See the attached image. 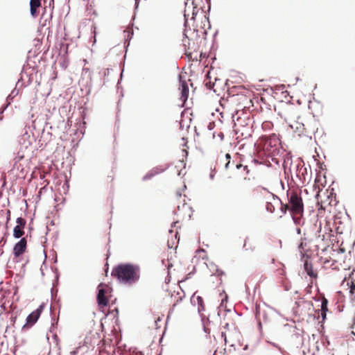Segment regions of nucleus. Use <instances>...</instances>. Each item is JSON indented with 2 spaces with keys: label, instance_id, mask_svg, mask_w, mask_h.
Listing matches in <instances>:
<instances>
[{
  "label": "nucleus",
  "instance_id": "nucleus-1",
  "mask_svg": "<svg viewBox=\"0 0 355 355\" xmlns=\"http://www.w3.org/2000/svg\"><path fill=\"white\" fill-rule=\"evenodd\" d=\"M185 25L191 24L193 29L198 31L200 29L205 30L207 26H209V18L205 12L198 6L195 0H187L184 11Z\"/></svg>",
  "mask_w": 355,
  "mask_h": 355
},
{
  "label": "nucleus",
  "instance_id": "nucleus-2",
  "mask_svg": "<svg viewBox=\"0 0 355 355\" xmlns=\"http://www.w3.org/2000/svg\"><path fill=\"white\" fill-rule=\"evenodd\" d=\"M287 202L282 203L280 212L282 217L289 211L294 222L300 224L301 216L304 213V202L301 196V191L297 189H289L286 192Z\"/></svg>",
  "mask_w": 355,
  "mask_h": 355
},
{
  "label": "nucleus",
  "instance_id": "nucleus-3",
  "mask_svg": "<svg viewBox=\"0 0 355 355\" xmlns=\"http://www.w3.org/2000/svg\"><path fill=\"white\" fill-rule=\"evenodd\" d=\"M112 276L121 284L132 286L139 280L140 268L132 263L119 264L112 270Z\"/></svg>",
  "mask_w": 355,
  "mask_h": 355
},
{
  "label": "nucleus",
  "instance_id": "nucleus-4",
  "mask_svg": "<svg viewBox=\"0 0 355 355\" xmlns=\"http://www.w3.org/2000/svg\"><path fill=\"white\" fill-rule=\"evenodd\" d=\"M279 140L275 135L268 137H262L260 144L257 146L259 157L266 156L272 157L276 156L279 152Z\"/></svg>",
  "mask_w": 355,
  "mask_h": 355
},
{
  "label": "nucleus",
  "instance_id": "nucleus-5",
  "mask_svg": "<svg viewBox=\"0 0 355 355\" xmlns=\"http://www.w3.org/2000/svg\"><path fill=\"white\" fill-rule=\"evenodd\" d=\"M182 42L185 55L190 59H197V55L199 52L198 44L187 36L182 40Z\"/></svg>",
  "mask_w": 355,
  "mask_h": 355
},
{
  "label": "nucleus",
  "instance_id": "nucleus-6",
  "mask_svg": "<svg viewBox=\"0 0 355 355\" xmlns=\"http://www.w3.org/2000/svg\"><path fill=\"white\" fill-rule=\"evenodd\" d=\"M254 191H257V193H259L261 191H264L269 195V196L271 197V199L267 201L266 205V209L270 213H273L275 211L276 205H280L282 206V203H283V202L279 198L271 193L268 190L264 188H261L260 187H259L254 189Z\"/></svg>",
  "mask_w": 355,
  "mask_h": 355
},
{
  "label": "nucleus",
  "instance_id": "nucleus-7",
  "mask_svg": "<svg viewBox=\"0 0 355 355\" xmlns=\"http://www.w3.org/2000/svg\"><path fill=\"white\" fill-rule=\"evenodd\" d=\"M35 141V137L33 133H30L26 130L20 137V138L19 139V143L21 147L22 148H25V149H27Z\"/></svg>",
  "mask_w": 355,
  "mask_h": 355
},
{
  "label": "nucleus",
  "instance_id": "nucleus-8",
  "mask_svg": "<svg viewBox=\"0 0 355 355\" xmlns=\"http://www.w3.org/2000/svg\"><path fill=\"white\" fill-rule=\"evenodd\" d=\"M17 225L14 227L13 230V236L15 239H19L23 236L24 234V229L26 226V221L24 218L21 217H18L16 220Z\"/></svg>",
  "mask_w": 355,
  "mask_h": 355
},
{
  "label": "nucleus",
  "instance_id": "nucleus-9",
  "mask_svg": "<svg viewBox=\"0 0 355 355\" xmlns=\"http://www.w3.org/2000/svg\"><path fill=\"white\" fill-rule=\"evenodd\" d=\"M289 125L291 128L299 135L304 133L305 125L300 116L297 117L296 120L291 121Z\"/></svg>",
  "mask_w": 355,
  "mask_h": 355
},
{
  "label": "nucleus",
  "instance_id": "nucleus-10",
  "mask_svg": "<svg viewBox=\"0 0 355 355\" xmlns=\"http://www.w3.org/2000/svg\"><path fill=\"white\" fill-rule=\"evenodd\" d=\"M26 239L25 238H21L19 241H18L13 248V253L15 257H19L21 255L26 248Z\"/></svg>",
  "mask_w": 355,
  "mask_h": 355
},
{
  "label": "nucleus",
  "instance_id": "nucleus-11",
  "mask_svg": "<svg viewBox=\"0 0 355 355\" xmlns=\"http://www.w3.org/2000/svg\"><path fill=\"white\" fill-rule=\"evenodd\" d=\"M179 89L181 92L180 100L182 103H184L188 98L189 89L187 82L185 80H182L181 78H180Z\"/></svg>",
  "mask_w": 355,
  "mask_h": 355
},
{
  "label": "nucleus",
  "instance_id": "nucleus-12",
  "mask_svg": "<svg viewBox=\"0 0 355 355\" xmlns=\"http://www.w3.org/2000/svg\"><path fill=\"white\" fill-rule=\"evenodd\" d=\"M231 156L229 153H226L225 155L220 157L217 162L220 166H223L225 169L230 168Z\"/></svg>",
  "mask_w": 355,
  "mask_h": 355
},
{
  "label": "nucleus",
  "instance_id": "nucleus-13",
  "mask_svg": "<svg viewBox=\"0 0 355 355\" xmlns=\"http://www.w3.org/2000/svg\"><path fill=\"white\" fill-rule=\"evenodd\" d=\"M191 301L192 303H193L194 304H198V312H201L202 311L205 310V304H204V300L202 299V297L198 295V296H196V294H194L191 299Z\"/></svg>",
  "mask_w": 355,
  "mask_h": 355
},
{
  "label": "nucleus",
  "instance_id": "nucleus-14",
  "mask_svg": "<svg viewBox=\"0 0 355 355\" xmlns=\"http://www.w3.org/2000/svg\"><path fill=\"white\" fill-rule=\"evenodd\" d=\"M101 286V284H100L98 286V288H100V286ZM97 301H98V304L99 306H105L107 305V300L105 296V291L104 289L103 288H99L98 289V295H97Z\"/></svg>",
  "mask_w": 355,
  "mask_h": 355
},
{
  "label": "nucleus",
  "instance_id": "nucleus-15",
  "mask_svg": "<svg viewBox=\"0 0 355 355\" xmlns=\"http://www.w3.org/2000/svg\"><path fill=\"white\" fill-rule=\"evenodd\" d=\"M41 6L40 0H31L30 1V11L31 15L33 17H36L38 15L37 9Z\"/></svg>",
  "mask_w": 355,
  "mask_h": 355
},
{
  "label": "nucleus",
  "instance_id": "nucleus-16",
  "mask_svg": "<svg viewBox=\"0 0 355 355\" xmlns=\"http://www.w3.org/2000/svg\"><path fill=\"white\" fill-rule=\"evenodd\" d=\"M304 268L309 276H310L312 278H317L318 273L313 270V266L311 263L306 261L304 265Z\"/></svg>",
  "mask_w": 355,
  "mask_h": 355
},
{
  "label": "nucleus",
  "instance_id": "nucleus-17",
  "mask_svg": "<svg viewBox=\"0 0 355 355\" xmlns=\"http://www.w3.org/2000/svg\"><path fill=\"white\" fill-rule=\"evenodd\" d=\"M40 315L37 311H33L26 318V323L31 326L34 324L38 320Z\"/></svg>",
  "mask_w": 355,
  "mask_h": 355
},
{
  "label": "nucleus",
  "instance_id": "nucleus-18",
  "mask_svg": "<svg viewBox=\"0 0 355 355\" xmlns=\"http://www.w3.org/2000/svg\"><path fill=\"white\" fill-rule=\"evenodd\" d=\"M306 171V169L303 168V166H301L300 164H298L295 166V173L296 176L300 179L302 180V176H304V172H302V171Z\"/></svg>",
  "mask_w": 355,
  "mask_h": 355
},
{
  "label": "nucleus",
  "instance_id": "nucleus-19",
  "mask_svg": "<svg viewBox=\"0 0 355 355\" xmlns=\"http://www.w3.org/2000/svg\"><path fill=\"white\" fill-rule=\"evenodd\" d=\"M243 248L246 251L254 250L255 248V246L253 245V243L251 242V241L250 239H246L245 240V242L243 244Z\"/></svg>",
  "mask_w": 355,
  "mask_h": 355
},
{
  "label": "nucleus",
  "instance_id": "nucleus-20",
  "mask_svg": "<svg viewBox=\"0 0 355 355\" xmlns=\"http://www.w3.org/2000/svg\"><path fill=\"white\" fill-rule=\"evenodd\" d=\"M327 305H328V300L324 297H323L322 298V301H321V309H320V311H322V312H327L328 311Z\"/></svg>",
  "mask_w": 355,
  "mask_h": 355
},
{
  "label": "nucleus",
  "instance_id": "nucleus-21",
  "mask_svg": "<svg viewBox=\"0 0 355 355\" xmlns=\"http://www.w3.org/2000/svg\"><path fill=\"white\" fill-rule=\"evenodd\" d=\"M223 327L227 330H230V329L235 327V323L233 320H231V322L227 321L225 322Z\"/></svg>",
  "mask_w": 355,
  "mask_h": 355
},
{
  "label": "nucleus",
  "instance_id": "nucleus-22",
  "mask_svg": "<svg viewBox=\"0 0 355 355\" xmlns=\"http://www.w3.org/2000/svg\"><path fill=\"white\" fill-rule=\"evenodd\" d=\"M272 126V123L270 121H265L262 123V128L263 129H271Z\"/></svg>",
  "mask_w": 355,
  "mask_h": 355
},
{
  "label": "nucleus",
  "instance_id": "nucleus-23",
  "mask_svg": "<svg viewBox=\"0 0 355 355\" xmlns=\"http://www.w3.org/2000/svg\"><path fill=\"white\" fill-rule=\"evenodd\" d=\"M349 292L352 296V299L355 300V286L353 282H352V286H350Z\"/></svg>",
  "mask_w": 355,
  "mask_h": 355
},
{
  "label": "nucleus",
  "instance_id": "nucleus-24",
  "mask_svg": "<svg viewBox=\"0 0 355 355\" xmlns=\"http://www.w3.org/2000/svg\"><path fill=\"white\" fill-rule=\"evenodd\" d=\"M327 312H322L320 313V315H319V318H322L321 322H324V320L326 319Z\"/></svg>",
  "mask_w": 355,
  "mask_h": 355
},
{
  "label": "nucleus",
  "instance_id": "nucleus-25",
  "mask_svg": "<svg viewBox=\"0 0 355 355\" xmlns=\"http://www.w3.org/2000/svg\"><path fill=\"white\" fill-rule=\"evenodd\" d=\"M236 168H243V170H245V171H246L247 173H249V171H248V166H243V165H241V164H236Z\"/></svg>",
  "mask_w": 355,
  "mask_h": 355
},
{
  "label": "nucleus",
  "instance_id": "nucleus-26",
  "mask_svg": "<svg viewBox=\"0 0 355 355\" xmlns=\"http://www.w3.org/2000/svg\"><path fill=\"white\" fill-rule=\"evenodd\" d=\"M42 309H43V305L42 304L34 311H37L39 313V315H40L41 313L42 312Z\"/></svg>",
  "mask_w": 355,
  "mask_h": 355
},
{
  "label": "nucleus",
  "instance_id": "nucleus-27",
  "mask_svg": "<svg viewBox=\"0 0 355 355\" xmlns=\"http://www.w3.org/2000/svg\"><path fill=\"white\" fill-rule=\"evenodd\" d=\"M221 336H222L223 338H224V341H225V343L226 344V343H227V336H226V333H225V332H224V331H222V333H221Z\"/></svg>",
  "mask_w": 355,
  "mask_h": 355
},
{
  "label": "nucleus",
  "instance_id": "nucleus-28",
  "mask_svg": "<svg viewBox=\"0 0 355 355\" xmlns=\"http://www.w3.org/2000/svg\"><path fill=\"white\" fill-rule=\"evenodd\" d=\"M8 105H6L2 110H0V119H2V117H1V115L3 114V112H4V110H6V108L7 107Z\"/></svg>",
  "mask_w": 355,
  "mask_h": 355
},
{
  "label": "nucleus",
  "instance_id": "nucleus-29",
  "mask_svg": "<svg viewBox=\"0 0 355 355\" xmlns=\"http://www.w3.org/2000/svg\"><path fill=\"white\" fill-rule=\"evenodd\" d=\"M182 141H184V146L187 147V140L184 137H182Z\"/></svg>",
  "mask_w": 355,
  "mask_h": 355
},
{
  "label": "nucleus",
  "instance_id": "nucleus-30",
  "mask_svg": "<svg viewBox=\"0 0 355 355\" xmlns=\"http://www.w3.org/2000/svg\"><path fill=\"white\" fill-rule=\"evenodd\" d=\"M105 267H106V268H105V274H106V275H107V272H108V269H109V265H108L107 261V262H106V263H105Z\"/></svg>",
  "mask_w": 355,
  "mask_h": 355
},
{
  "label": "nucleus",
  "instance_id": "nucleus-31",
  "mask_svg": "<svg viewBox=\"0 0 355 355\" xmlns=\"http://www.w3.org/2000/svg\"><path fill=\"white\" fill-rule=\"evenodd\" d=\"M179 224V221H175L173 223L172 227H178V225Z\"/></svg>",
  "mask_w": 355,
  "mask_h": 355
},
{
  "label": "nucleus",
  "instance_id": "nucleus-32",
  "mask_svg": "<svg viewBox=\"0 0 355 355\" xmlns=\"http://www.w3.org/2000/svg\"><path fill=\"white\" fill-rule=\"evenodd\" d=\"M178 306V303H175V304H173L172 309H171V311L173 312L174 311L175 307Z\"/></svg>",
  "mask_w": 355,
  "mask_h": 355
},
{
  "label": "nucleus",
  "instance_id": "nucleus-33",
  "mask_svg": "<svg viewBox=\"0 0 355 355\" xmlns=\"http://www.w3.org/2000/svg\"><path fill=\"white\" fill-rule=\"evenodd\" d=\"M180 211L181 210H180V206H178V211H177L178 216H180L181 214Z\"/></svg>",
  "mask_w": 355,
  "mask_h": 355
},
{
  "label": "nucleus",
  "instance_id": "nucleus-34",
  "mask_svg": "<svg viewBox=\"0 0 355 355\" xmlns=\"http://www.w3.org/2000/svg\"><path fill=\"white\" fill-rule=\"evenodd\" d=\"M104 75L105 76H108L109 75V69H107L106 70H105L104 71Z\"/></svg>",
  "mask_w": 355,
  "mask_h": 355
},
{
  "label": "nucleus",
  "instance_id": "nucleus-35",
  "mask_svg": "<svg viewBox=\"0 0 355 355\" xmlns=\"http://www.w3.org/2000/svg\"><path fill=\"white\" fill-rule=\"evenodd\" d=\"M182 209H189V206H187L186 204H184L182 205Z\"/></svg>",
  "mask_w": 355,
  "mask_h": 355
},
{
  "label": "nucleus",
  "instance_id": "nucleus-36",
  "mask_svg": "<svg viewBox=\"0 0 355 355\" xmlns=\"http://www.w3.org/2000/svg\"><path fill=\"white\" fill-rule=\"evenodd\" d=\"M182 152H184V153H185V156L187 157V155H188V152H187V150L186 149H183V150H182Z\"/></svg>",
  "mask_w": 355,
  "mask_h": 355
},
{
  "label": "nucleus",
  "instance_id": "nucleus-37",
  "mask_svg": "<svg viewBox=\"0 0 355 355\" xmlns=\"http://www.w3.org/2000/svg\"><path fill=\"white\" fill-rule=\"evenodd\" d=\"M299 248L300 249H301V248L303 249V243L302 242H301V243L300 244Z\"/></svg>",
  "mask_w": 355,
  "mask_h": 355
},
{
  "label": "nucleus",
  "instance_id": "nucleus-38",
  "mask_svg": "<svg viewBox=\"0 0 355 355\" xmlns=\"http://www.w3.org/2000/svg\"><path fill=\"white\" fill-rule=\"evenodd\" d=\"M297 234H301V230H300V228H297Z\"/></svg>",
  "mask_w": 355,
  "mask_h": 355
},
{
  "label": "nucleus",
  "instance_id": "nucleus-39",
  "mask_svg": "<svg viewBox=\"0 0 355 355\" xmlns=\"http://www.w3.org/2000/svg\"><path fill=\"white\" fill-rule=\"evenodd\" d=\"M219 137H220L221 139H223V134L222 132H220Z\"/></svg>",
  "mask_w": 355,
  "mask_h": 355
},
{
  "label": "nucleus",
  "instance_id": "nucleus-40",
  "mask_svg": "<svg viewBox=\"0 0 355 355\" xmlns=\"http://www.w3.org/2000/svg\"><path fill=\"white\" fill-rule=\"evenodd\" d=\"M257 315L258 316H259V315H260V311H258V310L257 311Z\"/></svg>",
  "mask_w": 355,
  "mask_h": 355
},
{
  "label": "nucleus",
  "instance_id": "nucleus-41",
  "mask_svg": "<svg viewBox=\"0 0 355 355\" xmlns=\"http://www.w3.org/2000/svg\"><path fill=\"white\" fill-rule=\"evenodd\" d=\"M169 233H170V234H173V230H169Z\"/></svg>",
  "mask_w": 355,
  "mask_h": 355
},
{
  "label": "nucleus",
  "instance_id": "nucleus-42",
  "mask_svg": "<svg viewBox=\"0 0 355 355\" xmlns=\"http://www.w3.org/2000/svg\"><path fill=\"white\" fill-rule=\"evenodd\" d=\"M178 234V232L176 231V232H175V237H177Z\"/></svg>",
  "mask_w": 355,
  "mask_h": 355
},
{
  "label": "nucleus",
  "instance_id": "nucleus-43",
  "mask_svg": "<svg viewBox=\"0 0 355 355\" xmlns=\"http://www.w3.org/2000/svg\"><path fill=\"white\" fill-rule=\"evenodd\" d=\"M352 328L355 329V322L352 324Z\"/></svg>",
  "mask_w": 355,
  "mask_h": 355
},
{
  "label": "nucleus",
  "instance_id": "nucleus-44",
  "mask_svg": "<svg viewBox=\"0 0 355 355\" xmlns=\"http://www.w3.org/2000/svg\"><path fill=\"white\" fill-rule=\"evenodd\" d=\"M114 311H116V315H117V314H118V309H114Z\"/></svg>",
  "mask_w": 355,
  "mask_h": 355
},
{
  "label": "nucleus",
  "instance_id": "nucleus-45",
  "mask_svg": "<svg viewBox=\"0 0 355 355\" xmlns=\"http://www.w3.org/2000/svg\"><path fill=\"white\" fill-rule=\"evenodd\" d=\"M71 354H72L73 355H74V354H76V352H71Z\"/></svg>",
  "mask_w": 355,
  "mask_h": 355
},
{
  "label": "nucleus",
  "instance_id": "nucleus-46",
  "mask_svg": "<svg viewBox=\"0 0 355 355\" xmlns=\"http://www.w3.org/2000/svg\"><path fill=\"white\" fill-rule=\"evenodd\" d=\"M118 319H116L115 322L117 324Z\"/></svg>",
  "mask_w": 355,
  "mask_h": 355
}]
</instances>
